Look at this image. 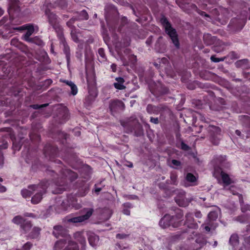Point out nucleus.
I'll use <instances>...</instances> for the list:
<instances>
[{
	"mask_svg": "<svg viewBox=\"0 0 250 250\" xmlns=\"http://www.w3.org/2000/svg\"><path fill=\"white\" fill-rule=\"evenodd\" d=\"M21 11L20 6V1L19 0H9V7L8 12L9 15V18L4 17L0 21L1 24H4L6 28V24L15 25V22L17 21L16 17L18 16Z\"/></svg>",
	"mask_w": 250,
	"mask_h": 250,
	"instance_id": "nucleus-4",
	"label": "nucleus"
},
{
	"mask_svg": "<svg viewBox=\"0 0 250 250\" xmlns=\"http://www.w3.org/2000/svg\"><path fill=\"white\" fill-rule=\"evenodd\" d=\"M148 87L151 93L156 97L167 94L169 91L167 87L159 83H158L154 82L150 83L148 84Z\"/></svg>",
	"mask_w": 250,
	"mask_h": 250,
	"instance_id": "nucleus-12",
	"label": "nucleus"
},
{
	"mask_svg": "<svg viewBox=\"0 0 250 250\" xmlns=\"http://www.w3.org/2000/svg\"><path fill=\"white\" fill-rule=\"evenodd\" d=\"M160 66L162 67H164L165 71L166 73L168 75H170L171 77H173V76L171 74V72L170 70H168L167 67L168 66V65L169 64V62L168 61V60L166 58H162L161 59L160 62Z\"/></svg>",
	"mask_w": 250,
	"mask_h": 250,
	"instance_id": "nucleus-30",
	"label": "nucleus"
},
{
	"mask_svg": "<svg viewBox=\"0 0 250 250\" xmlns=\"http://www.w3.org/2000/svg\"><path fill=\"white\" fill-rule=\"evenodd\" d=\"M248 59H243L237 61L235 62V65L237 67H243V68H246L245 65H247L248 63Z\"/></svg>",
	"mask_w": 250,
	"mask_h": 250,
	"instance_id": "nucleus-46",
	"label": "nucleus"
},
{
	"mask_svg": "<svg viewBox=\"0 0 250 250\" xmlns=\"http://www.w3.org/2000/svg\"><path fill=\"white\" fill-rule=\"evenodd\" d=\"M54 29L57 33V37L60 41V44H61L63 43L65 44V42H66V41L63 34L62 28L61 26H59Z\"/></svg>",
	"mask_w": 250,
	"mask_h": 250,
	"instance_id": "nucleus-33",
	"label": "nucleus"
},
{
	"mask_svg": "<svg viewBox=\"0 0 250 250\" xmlns=\"http://www.w3.org/2000/svg\"><path fill=\"white\" fill-rule=\"evenodd\" d=\"M216 37L212 36L210 34H204L203 41L207 45L214 44L218 40Z\"/></svg>",
	"mask_w": 250,
	"mask_h": 250,
	"instance_id": "nucleus-26",
	"label": "nucleus"
},
{
	"mask_svg": "<svg viewBox=\"0 0 250 250\" xmlns=\"http://www.w3.org/2000/svg\"><path fill=\"white\" fill-rule=\"evenodd\" d=\"M200 87L202 88H208L211 87V88L215 89L216 86L211 85L210 83H206L203 84H201Z\"/></svg>",
	"mask_w": 250,
	"mask_h": 250,
	"instance_id": "nucleus-64",
	"label": "nucleus"
},
{
	"mask_svg": "<svg viewBox=\"0 0 250 250\" xmlns=\"http://www.w3.org/2000/svg\"><path fill=\"white\" fill-rule=\"evenodd\" d=\"M221 176L222 181L226 186H229L231 183V180L229 175L222 170L221 172Z\"/></svg>",
	"mask_w": 250,
	"mask_h": 250,
	"instance_id": "nucleus-39",
	"label": "nucleus"
},
{
	"mask_svg": "<svg viewBox=\"0 0 250 250\" xmlns=\"http://www.w3.org/2000/svg\"><path fill=\"white\" fill-rule=\"evenodd\" d=\"M195 242L199 245V247L201 248L206 244V239L202 235L199 234L197 236Z\"/></svg>",
	"mask_w": 250,
	"mask_h": 250,
	"instance_id": "nucleus-45",
	"label": "nucleus"
},
{
	"mask_svg": "<svg viewBox=\"0 0 250 250\" xmlns=\"http://www.w3.org/2000/svg\"><path fill=\"white\" fill-rule=\"evenodd\" d=\"M89 191V186L84 183L83 185L79 188L76 194L79 197H84L88 193Z\"/></svg>",
	"mask_w": 250,
	"mask_h": 250,
	"instance_id": "nucleus-29",
	"label": "nucleus"
},
{
	"mask_svg": "<svg viewBox=\"0 0 250 250\" xmlns=\"http://www.w3.org/2000/svg\"><path fill=\"white\" fill-rule=\"evenodd\" d=\"M50 136L60 142V144L63 145V147L60 151L58 148L52 143H47L43 148V154L46 158L50 161L57 164H62L60 160L56 158L61 157L63 160L68 164H70L72 160L76 158V154L73 152V148L69 147L66 143V140L68 136L67 133L60 130H57L56 132H52Z\"/></svg>",
	"mask_w": 250,
	"mask_h": 250,
	"instance_id": "nucleus-1",
	"label": "nucleus"
},
{
	"mask_svg": "<svg viewBox=\"0 0 250 250\" xmlns=\"http://www.w3.org/2000/svg\"><path fill=\"white\" fill-rule=\"evenodd\" d=\"M186 180L190 183H194L197 181V178L191 173H188L186 177Z\"/></svg>",
	"mask_w": 250,
	"mask_h": 250,
	"instance_id": "nucleus-50",
	"label": "nucleus"
},
{
	"mask_svg": "<svg viewBox=\"0 0 250 250\" xmlns=\"http://www.w3.org/2000/svg\"><path fill=\"white\" fill-rule=\"evenodd\" d=\"M115 80L117 82L114 83L113 85L116 89L123 90L126 88L125 86L124 85L125 81L123 78L121 77H117L115 78Z\"/></svg>",
	"mask_w": 250,
	"mask_h": 250,
	"instance_id": "nucleus-32",
	"label": "nucleus"
},
{
	"mask_svg": "<svg viewBox=\"0 0 250 250\" xmlns=\"http://www.w3.org/2000/svg\"><path fill=\"white\" fill-rule=\"evenodd\" d=\"M236 13L239 14L236 17L231 20L228 25L229 30L233 32L240 31L245 25L248 15L247 8L245 7L243 10L237 11Z\"/></svg>",
	"mask_w": 250,
	"mask_h": 250,
	"instance_id": "nucleus-5",
	"label": "nucleus"
},
{
	"mask_svg": "<svg viewBox=\"0 0 250 250\" xmlns=\"http://www.w3.org/2000/svg\"><path fill=\"white\" fill-rule=\"evenodd\" d=\"M12 222L19 225L21 231L24 234L27 233L32 227L31 221L23 217L21 215H17L12 219Z\"/></svg>",
	"mask_w": 250,
	"mask_h": 250,
	"instance_id": "nucleus-10",
	"label": "nucleus"
},
{
	"mask_svg": "<svg viewBox=\"0 0 250 250\" xmlns=\"http://www.w3.org/2000/svg\"><path fill=\"white\" fill-rule=\"evenodd\" d=\"M21 195L24 198H29L34 193V191L30 189H22L21 190Z\"/></svg>",
	"mask_w": 250,
	"mask_h": 250,
	"instance_id": "nucleus-44",
	"label": "nucleus"
},
{
	"mask_svg": "<svg viewBox=\"0 0 250 250\" xmlns=\"http://www.w3.org/2000/svg\"><path fill=\"white\" fill-rule=\"evenodd\" d=\"M53 81L51 79H46L42 83V86L43 89H46L51 85Z\"/></svg>",
	"mask_w": 250,
	"mask_h": 250,
	"instance_id": "nucleus-53",
	"label": "nucleus"
},
{
	"mask_svg": "<svg viewBox=\"0 0 250 250\" xmlns=\"http://www.w3.org/2000/svg\"><path fill=\"white\" fill-rule=\"evenodd\" d=\"M98 55L101 57L99 61L101 62H104L106 60L104 50L103 48H100L98 51Z\"/></svg>",
	"mask_w": 250,
	"mask_h": 250,
	"instance_id": "nucleus-47",
	"label": "nucleus"
},
{
	"mask_svg": "<svg viewBox=\"0 0 250 250\" xmlns=\"http://www.w3.org/2000/svg\"><path fill=\"white\" fill-rule=\"evenodd\" d=\"M83 211L85 212L84 214L70 218L68 221L74 223L82 222L88 219L94 212V210L92 208H84Z\"/></svg>",
	"mask_w": 250,
	"mask_h": 250,
	"instance_id": "nucleus-18",
	"label": "nucleus"
},
{
	"mask_svg": "<svg viewBox=\"0 0 250 250\" xmlns=\"http://www.w3.org/2000/svg\"><path fill=\"white\" fill-rule=\"evenodd\" d=\"M107 25L109 31L112 33L113 37L116 41L118 40V37L116 32H119L123 37H125V41L124 42V46H127L130 44V37L133 32L132 27H136L137 25L135 22L129 23L125 17H123L120 23L114 20L110 22L107 21Z\"/></svg>",
	"mask_w": 250,
	"mask_h": 250,
	"instance_id": "nucleus-2",
	"label": "nucleus"
},
{
	"mask_svg": "<svg viewBox=\"0 0 250 250\" xmlns=\"http://www.w3.org/2000/svg\"><path fill=\"white\" fill-rule=\"evenodd\" d=\"M226 59V57H224L222 58H216L215 55H212L210 57V60L212 62H223Z\"/></svg>",
	"mask_w": 250,
	"mask_h": 250,
	"instance_id": "nucleus-57",
	"label": "nucleus"
},
{
	"mask_svg": "<svg viewBox=\"0 0 250 250\" xmlns=\"http://www.w3.org/2000/svg\"><path fill=\"white\" fill-rule=\"evenodd\" d=\"M57 170L60 172V177H58V173L53 170L47 169V173L53 177L52 180L59 188L55 193L61 194L65 189L67 181L72 182L78 178V174L71 170L59 167Z\"/></svg>",
	"mask_w": 250,
	"mask_h": 250,
	"instance_id": "nucleus-3",
	"label": "nucleus"
},
{
	"mask_svg": "<svg viewBox=\"0 0 250 250\" xmlns=\"http://www.w3.org/2000/svg\"><path fill=\"white\" fill-rule=\"evenodd\" d=\"M235 220L241 223H246L249 221L250 218L247 214H243L236 217Z\"/></svg>",
	"mask_w": 250,
	"mask_h": 250,
	"instance_id": "nucleus-43",
	"label": "nucleus"
},
{
	"mask_svg": "<svg viewBox=\"0 0 250 250\" xmlns=\"http://www.w3.org/2000/svg\"><path fill=\"white\" fill-rule=\"evenodd\" d=\"M171 182L170 184L177 186L178 185L177 175L176 172H171L170 175Z\"/></svg>",
	"mask_w": 250,
	"mask_h": 250,
	"instance_id": "nucleus-48",
	"label": "nucleus"
},
{
	"mask_svg": "<svg viewBox=\"0 0 250 250\" xmlns=\"http://www.w3.org/2000/svg\"><path fill=\"white\" fill-rule=\"evenodd\" d=\"M77 15L75 17L77 20L86 21L89 18V15L85 10H83L80 12H77Z\"/></svg>",
	"mask_w": 250,
	"mask_h": 250,
	"instance_id": "nucleus-36",
	"label": "nucleus"
},
{
	"mask_svg": "<svg viewBox=\"0 0 250 250\" xmlns=\"http://www.w3.org/2000/svg\"><path fill=\"white\" fill-rule=\"evenodd\" d=\"M229 244L233 247L236 246L239 244V237L237 234H232L229 238Z\"/></svg>",
	"mask_w": 250,
	"mask_h": 250,
	"instance_id": "nucleus-41",
	"label": "nucleus"
},
{
	"mask_svg": "<svg viewBox=\"0 0 250 250\" xmlns=\"http://www.w3.org/2000/svg\"><path fill=\"white\" fill-rule=\"evenodd\" d=\"M41 229L39 227H34L29 233L28 237L31 239H37L40 235Z\"/></svg>",
	"mask_w": 250,
	"mask_h": 250,
	"instance_id": "nucleus-37",
	"label": "nucleus"
},
{
	"mask_svg": "<svg viewBox=\"0 0 250 250\" xmlns=\"http://www.w3.org/2000/svg\"><path fill=\"white\" fill-rule=\"evenodd\" d=\"M15 25H8V23L6 24V28L5 29L9 30L10 32H13V30L21 32V31L26 30L28 31L31 32V33H34L35 31V26L33 24L27 23L21 26H16L19 24V23H18L17 21L15 22Z\"/></svg>",
	"mask_w": 250,
	"mask_h": 250,
	"instance_id": "nucleus-15",
	"label": "nucleus"
},
{
	"mask_svg": "<svg viewBox=\"0 0 250 250\" xmlns=\"http://www.w3.org/2000/svg\"><path fill=\"white\" fill-rule=\"evenodd\" d=\"M124 207L125 208L123 210V213L126 215H129L130 214V210L128 208L132 207V205L130 203H126L124 204Z\"/></svg>",
	"mask_w": 250,
	"mask_h": 250,
	"instance_id": "nucleus-51",
	"label": "nucleus"
},
{
	"mask_svg": "<svg viewBox=\"0 0 250 250\" xmlns=\"http://www.w3.org/2000/svg\"><path fill=\"white\" fill-rule=\"evenodd\" d=\"M74 239L79 242L82 245V248L83 249L85 246L86 240L83 235V232L82 231H77L74 234Z\"/></svg>",
	"mask_w": 250,
	"mask_h": 250,
	"instance_id": "nucleus-28",
	"label": "nucleus"
},
{
	"mask_svg": "<svg viewBox=\"0 0 250 250\" xmlns=\"http://www.w3.org/2000/svg\"><path fill=\"white\" fill-rule=\"evenodd\" d=\"M218 218V213L215 211H210L208 214V218L211 221L216 220Z\"/></svg>",
	"mask_w": 250,
	"mask_h": 250,
	"instance_id": "nucleus-55",
	"label": "nucleus"
},
{
	"mask_svg": "<svg viewBox=\"0 0 250 250\" xmlns=\"http://www.w3.org/2000/svg\"><path fill=\"white\" fill-rule=\"evenodd\" d=\"M97 93L95 89L89 88L88 95L85 96L83 100V104L85 108L89 109L97 96Z\"/></svg>",
	"mask_w": 250,
	"mask_h": 250,
	"instance_id": "nucleus-17",
	"label": "nucleus"
},
{
	"mask_svg": "<svg viewBox=\"0 0 250 250\" xmlns=\"http://www.w3.org/2000/svg\"><path fill=\"white\" fill-rule=\"evenodd\" d=\"M214 160L217 164L226 168H229L230 164L227 161L226 155H216L214 157Z\"/></svg>",
	"mask_w": 250,
	"mask_h": 250,
	"instance_id": "nucleus-23",
	"label": "nucleus"
},
{
	"mask_svg": "<svg viewBox=\"0 0 250 250\" xmlns=\"http://www.w3.org/2000/svg\"><path fill=\"white\" fill-rule=\"evenodd\" d=\"M146 110L149 114L158 115L160 114V118L166 115L170 116L171 114L170 109L167 105L164 104H160L158 105L148 104L146 106Z\"/></svg>",
	"mask_w": 250,
	"mask_h": 250,
	"instance_id": "nucleus-9",
	"label": "nucleus"
},
{
	"mask_svg": "<svg viewBox=\"0 0 250 250\" xmlns=\"http://www.w3.org/2000/svg\"><path fill=\"white\" fill-rule=\"evenodd\" d=\"M214 44L215 45L212 48V50L216 53H220L223 51L226 46V44L220 40H218Z\"/></svg>",
	"mask_w": 250,
	"mask_h": 250,
	"instance_id": "nucleus-31",
	"label": "nucleus"
},
{
	"mask_svg": "<svg viewBox=\"0 0 250 250\" xmlns=\"http://www.w3.org/2000/svg\"><path fill=\"white\" fill-rule=\"evenodd\" d=\"M87 235L90 245L93 247H96L99 240V236L91 232L87 233Z\"/></svg>",
	"mask_w": 250,
	"mask_h": 250,
	"instance_id": "nucleus-27",
	"label": "nucleus"
},
{
	"mask_svg": "<svg viewBox=\"0 0 250 250\" xmlns=\"http://www.w3.org/2000/svg\"><path fill=\"white\" fill-rule=\"evenodd\" d=\"M129 234L117 233L116 235V238L118 239H124L129 237Z\"/></svg>",
	"mask_w": 250,
	"mask_h": 250,
	"instance_id": "nucleus-61",
	"label": "nucleus"
},
{
	"mask_svg": "<svg viewBox=\"0 0 250 250\" xmlns=\"http://www.w3.org/2000/svg\"><path fill=\"white\" fill-rule=\"evenodd\" d=\"M37 153L38 152L36 149L32 151L29 149L25 158L26 162L32 165V168H34L36 166L38 167L39 160Z\"/></svg>",
	"mask_w": 250,
	"mask_h": 250,
	"instance_id": "nucleus-16",
	"label": "nucleus"
},
{
	"mask_svg": "<svg viewBox=\"0 0 250 250\" xmlns=\"http://www.w3.org/2000/svg\"><path fill=\"white\" fill-rule=\"evenodd\" d=\"M71 36L72 38V40L76 42V43H79L80 42V40L78 37L77 34H76V32L75 29H72L71 31Z\"/></svg>",
	"mask_w": 250,
	"mask_h": 250,
	"instance_id": "nucleus-56",
	"label": "nucleus"
},
{
	"mask_svg": "<svg viewBox=\"0 0 250 250\" xmlns=\"http://www.w3.org/2000/svg\"><path fill=\"white\" fill-rule=\"evenodd\" d=\"M206 129L208 133L210 141L214 145H218L220 139L218 137L220 135L221 130L220 127L212 125H209Z\"/></svg>",
	"mask_w": 250,
	"mask_h": 250,
	"instance_id": "nucleus-13",
	"label": "nucleus"
},
{
	"mask_svg": "<svg viewBox=\"0 0 250 250\" xmlns=\"http://www.w3.org/2000/svg\"><path fill=\"white\" fill-rule=\"evenodd\" d=\"M45 14L47 16L48 21L53 28L61 26L59 24V20L57 15L53 12H51L49 9L45 10Z\"/></svg>",
	"mask_w": 250,
	"mask_h": 250,
	"instance_id": "nucleus-22",
	"label": "nucleus"
},
{
	"mask_svg": "<svg viewBox=\"0 0 250 250\" xmlns=\"http://www.w3.org/2000/svg\"><path fill=\"white\" fill-rule=\"evenodd\" d=\"M239 120L243 126L246 128V133L247 138H250V117L248 115L239 116Z\"/></svg>",
	"mask_w": 250,
	"mask_h": 250,
	"instance_id": "nucleus-21",
	"label": "nucleus"
},
{
	"mask_svg": "<svg viewBox=\"0 0 250 250\" xmlns=\"http://www.w3.org/2000/svg\"><path fill=\"white\" fill-rule=\"evenodd\" d=\"M160 21L164 27L165 32L170 38L175 47L176 49H179L180 48V42L176 29L172 27L171 23L164 15L162 16Z\"/></svg>",
	"mask_w": 250,
	"mask_h": 250,
	"instance_id": "nucleus-7",
	"label": "nucleus"
},
{
	"mask_svg": "<svg viewBox=\"0 0 250 250\" xmlns=\"http://www.w3.org/2000/svg\"><path fill=\"white\" fill-rule=\"evenodd\" d=\"M47 105H48L47 104H41V105H39L38 104H32V105H30V107L34 109H39L42 108V107H46Z\"/></svg>",
	"mask_w": 250,
	"mask_h": 250,
	"instance_id": "nucleus-59",
	"label": "nucleus"
},
{
	"mask_svg": "<svg viewBox=\"0 0 250 250\" xmlns=\"http://www.w3.org/2000/svg\"><path fill=\"white\" fill-rule=\"evenodd\" d=\"M61 206L62 209L64 210H67L72 208L78 209L81 207V205L77 203L75 195L72 194L67 196V199L62 201Z\"/></svg>",
	"mask_w": 250,
	"mask_h": 250,
	"instance_id": "nucleus-11",
	"label": "nucleus"
},
{
	"mask_svg": "<svg viewBox=\"0 0 250 250\" xmlns=\"http://www.w3.org/2000/svg\"><path fill=\"white\" fill-rule=\"evenodd\" d=\"M33 33H31V32L26 31V33L23 36V40L26 42H28L32 38H31L30 36L32 35Z\"/></svg>",
	"mask_w": 250,
	"mask_h": 250,
	"instance_id": "nucleus-58",
	"label": "nucleus"
},
{
	"mask_svg": "<svg viewBox=\"0 0 250 250\" xmlns=\"http://www.w3.org/2000/svg\"><path fill=\"white\" fill-rule=\"evenodd\" d=\"M63 83L69 86L71 88L70 94L73 96L76 95L78 93V89L77 85L72 82L68 80H64Z\"/></svg>",
	"mask_w": 250,
	"mask_h": 250,
	"instance_id": "nucleus-35",
	"label": "nucleus"
},
{
	"mask_svg": "<svg viewBox=\"0 0 250 250\" xmlns=\"http://www.w3.org/2000/svg\"><path fill=\"white\" fill-rule=\"evenodd\" d=\"M32 246L33 245L31 242H27L23 245L22 249V250H30Z\"/></svg>",
	"mask_w": 250,
	"mask_h": 250,
	"instance_id": "nucleus-63",
	"label": "nucleus"
},
{
	"mask_svg": "<svg viewBox=\"0 0 250 250\" xmlns=\"http://www.w3.org/2000/svg\"><path fill=\"white\" fill-rule=\"evenodd\" d=\"M179 142L181 143V148L182 150L185 151H188L190 149V147L188 145L185 144L183 140H182V141H180Z\"/></svg>",
	"mask_w": 250,
	"mask_h": 250,
	"instance_id": "nucleus-62",
	"label": "nucleus"
},
{
	"mask_svg": "<svg viewBox=\"0 0 250 250\" xmlns=\"http://www.w3.org/2000/svg\"><path fill=\"white\" fill-rule=\"evenodd\" d=\"M69 239H60L54 245L53 250H61L66 245ZM64 250H79L77 244L72 241H68V245Z\"/></svg>",
	"mask_w": 250,
	"mask_h": 250,
	"instance_id": "nucleus-14",
	"label": "nucleus"
},
{
	"mask_svg": "<svg viewBox=\"0 0 250 250\" xmlns=\"http://www.w3.org/2000/svg\"><path fill=\"white\" fill-rule=\"evenodd\" d=\"M53 235L57 238L69 239L70 236L68 234V230L61 225H56L53 227Z\"/></svg>",
	"mask_w": 250,
	"mask_h": 250,
	"instance_id": "nucleus-19",
	"label": "nucleus"
},
{
	"mask_svg": "<svg viewBox=\"0 0 250 250\" xmlns=\"http://www.w3.org/2000/svg\"><path fill=\"white\" fill-rule=\"evenodd\" d=\"M163 40V37L160 36L155 43L154 49L157 52L163 53L166 50V47Z\"/></svg>",
	"mask_w": 250,
	"mask_h": 250,
	"instance_id": "nucleus-25",
	"label": "nucleus"
},
{
	"mask_svg": "<svg viewBox=\"0 0 250 250\" xmlns=\"http://www.w3.org/2000/svg\"><path fill=\"white\" fill-rule=\"evenodd\" d=\"M28 42L34 43L40 47H42L44 45V43L43 41L38 36L32 38Z\"/></svg>",
	"mask_w": 250,
	"mask_h": 250,
	"instance_id": "nucleus-40",
	"label": "nucleus"
},
{
	"mask_svg": "<svg viewBox=\"0 0 250 250\" xmlns=\"http://www.w3.org/2000/svg\"><path fill=\"white\" fill-rule=\"evenodd\" d=\"M183 213L180 211L175 216H171L169 214H166L160 220L159 225L163 229H166L170 226L173 228H177L181 225V219L183 216Z\"/></svg>",
	"mask_w": 250,
	"mask_h": 250,
	"instance_id": "nucleus-8",
	"label": "nucleus"
},
{
	"mask_svg": "<svg viewBox=\"0 0 250 250\" xmlns=\"http://www.w3.org/2000/svg\"><path fill=\"white\" fill-rule=\"evenodd\" d=\"M10 102L9 98L3 97L0 100V106H8Z\"/></svg>",
	"mask_w": 250,
	"mask_h": 250,
	"instance_id": "nucleus-54",
	"label": "nucleus"
},
{
	"mask_svg": "<svg viewBox=\"0 0 250 250\" xmlns=\"http://www.w3.org/2000/svg\"><path fill=\"white\" fill-rule=\"evenodd\" d=\"M109 108L110 111L113 113V112H116L118 110H123L125 108V105L121 100H114L110 101Z\"/></svg>",
	"mask_w": 250,
	"mask_h": 250,
	"instance_id": "nucleus-20",
	"label": "nucleus"
},
{
	"mask_svg": "<svg viewBox=\"0 0 250 250\" xmlns=\"http://www.w3.org/2000/svg\"><path fill=\"white\" fill-rule=\"evenodd\" d=\"M185 225L188 228L192 229H197L198 225L194 219L193 215L191 213H188L186 215Z\"/></svg>",
	"mask_w": 250,
	"mask_h": 250,
	"instance_id": "nucleus-24",
	"label": "nucleus"
},
{
	"mask_svg": "<svg viewBox=\"0 0 250 250\" xmlns=\"http://www.w3.org/2000/svg\"><path fill=\"white\" fill-rule=\"evenodd\" d=\"M174 133L175 135L176 140L177 142L183 140L180 133V126L179 125H178L177 128L174 130Z\"/></svg>",
	"mask_w": 250,
	"mask_h": 250,
	"instance_id": "nucleus-52",
	"label": "nucleus"
},
{
	"mask_svg": "<svg viewBox=\"0 0 250 250\" xmlns=\"http://www.w3.org/2000/svg\"><path fill=\"white\" fill-rule=\"evenodd\" d=\"M49 184L46 180L41 181L38 185H30L28 188L32 190L35 194L33 195L31 202L34 205L39 204L42 200L43 195L46 193Z\"/></svg>",
	"mask_w": 250,
	"mask_h": 250,
	"instance_id": "nucleus-6",
	"label": "nucleus"
},
{
	"mask_svg": "<svg viewBox=\"0 0 250 250\" xmlns=\"http://www.w3.org/2000/svg\"><path fill=\"white\" fill-rule=\"evenodd\" d=\"M176 202L180 207H186L188 206V202L183 198H177L176 199Z\"/></svg>",
	"mask_w": 250,
	"mask_h": 250,
	"instance_id": "nucleus-49",
	"label": "nucleus"
},
{
	"mask_svg": "<svg viewBox=\"0 0 250 250\" xmlns=\"http://www.w3.org/2000/svg\"><path fill=\"white\" fill-rule=\"evenodd\" d=\"M200 76L203 79L208 80L211 79L213 77L215 76L216 75L214 74H213L208 71H205L201 73Z\"/></svg>",
	"mask_w": 250,
	"mask_h": 250,
	"instance_id": "nucleus-42",
	"label": "nucleus"
},
{
	"mask_svg": "<svg viewBox=\"0 0 250 250\" xmlns=\"http://www.w3.org/2000/svg\"><path fill=\"white\" fill-rule=\"evenodd\" d=\"M62 44L63 46V52L65 55L67 64L68 65L70 62L71 54H70V48L66 42H65V44L63 43H62Z\"/></svg>",
	"mask_w": 250,
	"mask_h": 250,
	"instance_id": "nucleus-34",
	"label": "nucleus"
},
{
	"mask_svg": "<svg viewBox=\"0 0 250 250\" xmlns=\"http://www.w3.org/2000/svg\"><path fill=\"white\" fill-rule=\"evenodd\" d=\"M241 209L243 212H246L247 211H250V205L245 204L244 203L240 205Z\"/></svg>",
	"mask_w": 250,
	"mask_h": 250,
	"instance_id": "nucleus-60",
	"label": "nucleus"
},
{
	"mask_svg": "<svg viewBox=\"0 0 250 250\" xmlns=\"http://www.w3.org/2000/svg\"><path fill=\"white\" fill-rule=\"evenodd\" d=\"M29 137L32 142L35 144L38 143L41 141L40 135L38 132H35L34 131H32L30 133Z\"/></svg>",
	"mask_w": 250,
	"mask_h": 250,
	"instance_id": "nucleus-38",
	"label": "nucleus"
}]
</instances>
